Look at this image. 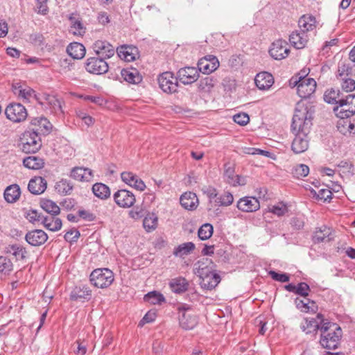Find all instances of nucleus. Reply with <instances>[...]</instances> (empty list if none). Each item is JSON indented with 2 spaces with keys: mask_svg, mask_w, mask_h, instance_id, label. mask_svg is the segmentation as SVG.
Segmentation results:
<instances>
[{
  "mask_svg": "<svg viewBox=\"0 0 355 355\" xmlns=\"http://www.w3.org/2000/svg\"><path fill=\"white\" fill-rule=\"evenodd\" d=\"M195 249V245L192 242H187L179 245L174 249L173 254L175 257H184L193 252Z\"/></svg>",
  "mask_w": 355,
  "mask_h": 355,
  "instance_id": "obj_40",
  "label": "nucleus"
},
{
  "mask_svg": "<svg viewBox=\"0 0 355 355\" xmlns=\"http://www.w3.org/2000/svg\"><path fill=\"white\" fill-rule=\"evenodd\" d=\"M114 199L117 205L123 208L132 207L135 202V196L130 191L121 189L114 194Z\"/></svg>",
  "mask_w": 355,
  "mask_h": 355,
  "instance_id": "obj_13",
  "label": "nucleus"
},
{
  "mask_svg": "<svg viewBox=\"0 0 355 355\" xmlns=\"http://www.w3.org/2000/svg\"><path fill=\"white\" fill-rule=\"evenodd\" d=\"M336 116L341 119H348L355 114V94L342 98L338 105L334 107Z\"/></svg>",
  "mask_w": 355,
  "mask_h": 355,
  "instance_id": "obj_4",
  "label": "nucleus"
},
{
  "mask_svg": "<svg viewBox=\"0 0 355 355\" xmlns=\"http://www.w3.org/2000/svg\"><path fill=\"white\" fill-rule=\"evenodd\" d=\"M108 68L105 60L98 56L89 58L85 62L86 71L93 74H103L108 71Z\"/></svg>",
  "mask_w": 355,
  "mask_h": 355,
  "instance_id": "obj_9",
  "label": "nucleus"
},
{
  "mask_svg": "<svg viewBox=\"0 0 355 355\" xmlns=\"http://www.w3.org/2000/svg\"><path fill=\"white\" fill-rule=\"evenodd\" d=\"M233 195L228 191H225L216 199L215 202L220 206H229L233 202Z\"/></svg>",
  "mask_w": 355,
  "mask_h": 355,
  "instance_id": "obj_52",
  "label": "nucleus"
},
{
  "mask_svg": "<svg viewBox=\"0 0 355 355\" xmlns=\"http://www.w3.org/2000/svg\"><path fill=\"white\" fill-rule=\"evenodd\" d=\"M144 300L153 304H161L165 298L160 293L153 291L145 295Z\"/></svg>",
  "mask_w": 355,
  "mask_h": 355,
  "instance_id": "obj_47",
  "label": "nucleus"
},
{
  "mask_svg": "<svg viewBox=\"0 0 355 355\" xmlns=\"http://www.w3.org/2000/svg\"><path fill=\"white\" fill-rule=\"evenodd\" d=\"M254 82L259 89L266 90L272 85L274 80L270 73L263 71L257 74Z\"/></svg>",
  "mask_w": 355,
  "mask_h": 355,
  "instance_id": "obj_24",
  "label": "nucleus"
},
{
  "mask_svg": "<svg viewBox=\"0 0 355 355\" xmlns=\"http://www.w3.org/2000/svg\"><path fill=\"white\" fill-rule=\"evenodd\" d=\"M80 236V232L77 230H73L67 232L64 235L66 241H75Z\"/></svg>",
  "mask_w": 355,
  "mask_h": 355,
  "instance_id": "obj_63",
  "label": "nucleus"
},
{
  "mask_svg": "<svg viewBox=\"0 0 355 355\" xmlns=\"http://www.w3.org/2000/svg\"><path fill=\"white\" fill-rule=\"evenodd\" d=\"M181 205L188 210L195 209L198 204V199L196 193L193 192H185L180 199Z\"/></svg>",
  "mask_w": 355,
  "mask_h": 355,
  "instance_id": "obj_25",
  "label": "nucleus"
},
{
  "mask_svg": "<svg viewBox=\"0 0 355 355\" xmlns=\"http://www.w3.org/2000/svg\"><path fill=\"white\" fill-rule=\"evenodd\" d=\"M92 49L96 54L104 60L112 58L115 53L114 47L105 40H97L93 45Z\"/></svg>",
  "mask_w": 355,
  "mask_h": 355,
  "instance_id": "obj_10",
  "label": "nucleus"
},
{
  "mask_svg": "<svg viewBox=\"0 0 355 355\" xmlns=\"http://www.w3.org/2000/svg\"><path fill=\"white\" fill-rule=\"evenodd\" d=\"M55 216H56L53 215L44 216L41 223H42L46 229L52 232L58 231L62 227V220Z\"/></svg>",
  "mask_w": 355,
  "mask_h": 355,
  "instance_id": "obj_37",
  "label": "nucleus"
},
{
  "mask_svg": "<svg viewBox=\"0 0 355 355\" xmlns=\"http://www.w3.org/2000/svg\"><path fill=\"white\" fill-rule=\"evenodd\" d=\"M224 178L229 184L234 187L244 184L243 180H241L239 175L234 174V168L227 164L225 165Z\"/></svg>",
  "mask_w": 355,
  "mask_h": 355,
  "instance_id": "obj_30",
  "label": "nucleus"
},
{
  "mask_svg": "<svg viewBox=\"0 0 355 355\" xmlns=\"http://www.w3.org/2000/svg\"><path fill=\"white\" fill-rule=\"evenodd\" d=\"M44 216L38 213L36 210H34V209L28 210L26 213V219L31 223H35V222L42 223Z\"/></svg>",
  "mask_w": 355,
  "mask_h": 355,
  "instance_id": "obj_56",
  "label": "nucleus"
},
{
  "mask_svg": "<svg viewBox=\"0 0 355 355\" xmlns=\"http://www.w3.org/2000/svg\"><path fill=\"white\" fill-rule=\"evenodd\" d=\"M313 113L314 110L308 106H299L295 110L291 124V130L295 135L291 148L295 154L302 153L309 148V134Z\"/></svg>",
  "mask_w": 355,
  "mask_h": 355,
  "instance_id": "obj_1",
  "label": "nucleus"
},
{
  "mask_svg": "<svg viewBox=\"0 0 355 355\" xmlns=\"http://www.w3.org/2000/svg\"><path fill=\"white\" fill-rule=\"evenodd\" d=\"M19 146L25 153H35L42 146L37 132L34 130L24 132L20 138Z\"/></svg>",
  "mask_w": 355,
  "mask_h": 355,
  "instance_id": "obj_3",
  "label": "nucleus"
},
{
  "mask_svg": "<svg viewBox=\"0 0 355 355\" xmlns=\"http://www.w3.org/2000/svg\"><path fill=\"white\" fill-rule=\"evenodd\" d=\"M320 343L323 348L336 349L342 337V329L336 323L324 322L320 327Z\"/></svg>",
  "mask_w": 355,
  "mask_h": 355,
  "instance_id": "obj_2",
  "label": "nucleus"
},
{
  "mask_svg": "<svg viewBox=\"0 0 355 355\" xmlns=\"http://www.w3.org/2000/svg\"><path fill=\"white\" fill-rule=\"evenodd\" d=\"M36 1V9L37 13L45 15L49 12V8L47 6L48 0H35Z\"/></svg>",
  "mask_w": 355,
  "mask_h": 355,
  "instance_id": "obj_58",
  "label": "nucleus"
},
{
  "mask_svg": "<svg viewBox=\"0 0 355 355\" xmlns=\"http://www.w3.org/2000/svg\"><path fill=\"white\" fill-rule=\"evenodd\" d=\"M92 291L87 286H76L71 292L70 298L72 300L89 299Z\"/></svg>",
  "mask_w": 355,
  "mask_h": 355,
  "instance_id": "obj_32",
  "label": "nucleus"
},
{
  "mask_svg": "<svg viewBox=\"0 0 355 355\" xmlns=\"http://www.w3.org/2000/svg\"><path fill=\"white\" fill-rule=\"evenodd\" d=\"M26 242L32 246H40L43 245L48 239V236L42 230H34L28 232L26 236Z\"/></svg>",
  "mask_w": 355,
  "mask_h": 355,
  "instance_id": "obj_18",
  "label": "nucleus"
},
{
  "mask_svg": "<svg viewBox=\"0 0 355 355\" xmlns=\"http://www.w3.org/2000/svg\"><path fill=\"white\" fill-rule=\"evenodd\" d=\"M93 193L101 199H106L110 196V188L103 183H96L92 187Z\"/></svg>",
  "mask_w": 355,
  "mask_h": 355,
  "instance_id": "obj_43",
  "label": "nucleus"
},
{
  "mask_svg": "<svg viewBox=\"0 0 355 355\" xmlns=\"http://www.w3.org/2000/svg\"><path fill=\"white\" fill-rule=\"evenodd\" d=\"M324 323L323 316L322 314L317 315V319L307 318H305L301 324V328L306 334H311L316 331L318 329H320V323Z\"/></svg>",
  "mask_w": 355,
  "mask_h": 355,
  "instance_id": "obj_21",
  "label": "nucleus"
},
{
  "mask_svg": "<svg viewBox=\"0 0 355 355\" xmlns=\"http://www.w3.org/2000/svg\"><path fill=\"white\" fill-rule=\"evenodd\" d=\"M169 286L173 292L182 293L188 289L189 282L185 278L178 277L170 281Z\"/></svg>",
  "mask_w": 355,
  "mask_h": 355,
  "instance_id": "obj_33",
  "label": "nucleus"
},
{
  "mask_svg": "<svg viewBox=\"0 0 355 355\" xmlns=\"http://www.w3.org/2000/svg\"><path fill=\"white\" fill-rule=\"evenodd\" d=\"M118 56L126 62H132L135 60L137 55V49L130 46H121L116 50Z\"/></svg>",
  "mask_w": 355,
  "mask_h": 355,
  "instance_id": "obj_26",
  "label": "nucleus"
},
{
  "mask_svg": "<svg viewBox=\"0 0 355 355\" xmlns=\"http://www.w3.org/2000/svg\"><path fill=\"white\" fill-rule=\"evenodd\" d=\"M70 177L77 181L89 182L93 178V174L90 168L74 167L71 171Z\"/></svg>",
  "mask_w": 355,
  "mask_h": 355,
  "instance_id": "obj_23",
  "label": "nucleus"
},
{
  "mask_svg": "<svg viewBox=\"0 0 355 355\" xmlns=\"http://www.w3.org/2000/svg\"><path fill=\"white\" fill-rule=\"evenodd\" d=\"M330 234V230L327 226H322L318 230H316L313 236V241L315 243L323 242Z\"/></svg>",
  "mask_w": 355,
  "mask_h": 355,
  "instance_id": "obj_50",
  "label": "nucleus"
},
{
  "mask_svg": "<svg viewBox=\"0 0 355 355\" xmlns=\"http://www.w3.org/2000/svg\"><path fill=\"white\" fill-rule=\"evenodd\" d=\"M114 281V274L108 268H97L90 275V282L96 287L104 288L110 286Z\"/></svg>",
  "mask_w": 355,
  "mask_h": 355,
  "instance_id": "obj_5",
  "label": "nucleus"
},
{
  "mask_svg": "<svg viewBox=\"0 0 355 355\" xmlns=\"http://www.w3.org/2000/svg\"><path fill=\"white\" fill-rule=\"evenodd\" d=\"M344 68L341 70V67H338V78L341 80V88L346 92H350L355 89V80L351 78L344 76Z\"/></svg>",
  "mask_w": 355,
  "mask_h": 355,
  "instance_id": "obj_35",
  "label": "nucleus"
},
{
  "mask_svg": "<svg viewBox=\"0 0 355 355\" xmlns=\"http://www.w3.org/2000/svg\"><path fill=\"white\" fill-rule=\"evenodd\" d=\"M156 314L153 311H148L140 321L139 325L142 326L145 323H149L155 320Z\"/></svg>",
  "mask_w": 355,
  "mask_h": 355,
  "instance_id": "obj_64",
  "label": "nucleus"
},
{
  "mask_svg": "<svg viewBox=\"0 0 355 355\" xmlns=\"http://www.w3.org/2000/svg\"><path fill=\"white\" fill-rule=\"evenodd\" d=\"M289 42L295 48L301 49L306 46L308 37L306 33L296 31L290 35Z\"/></svg>",
  "mask_w": 355,
  "mask_h": 355,
  "instance_id": "obj_27",
  "label": "nucleus"
},
{
  "mask_svg": "<svg viewBox=\"0 0 355 355\" xmlns=\"http://www.w3.org/2000/svg\"><path fill=\"white\" fill-rule=\"evenodd\" d=\"M70 21V31L74 35L78 36H83L85 33V27L82 23L81 20L76 17L74 14L69 17Z\"/></svg>",
  "mask_w": 355,
  "mask_h": 355,
  "instance_id": "obj_34",
  "label": "nucleus"
},
{
  "mask_svg": "<svg viewBox=\"0 0 355 355\" xmlns=\"http://www.w3.org/2000/svg\"><path fill=\"white\" fill-rule=\"evenodd\" d=\"M6 118L14 123H20L26 120L28 112L26 107L19 103H12L5 110Z\"/></svg>",
  "mask_w": 355,
  "mask_h": 355,
  "instance_id": "obj_7",
  "label": "nucleus"
},
{
  "mask_svg": "<svg viewBox=\"0 0 355 355\" xmlns=\"http://www.w3.org/2000/svg\"><path fill=\"white\" fill-rule=\"evenodd\" d=\"M13 270L11 260L6 257L0 256V273L8 275Z\"/></svg>",
  "mask_w": 355,
  "mask_h": 355,
  "instance_id": "obj_49",
  "label": "nucleus"
},
{
  "mask_svg": "<svg viewBox=\"0 0 355 355\" xmlns=\"http://www.w3.org/2000/svg\"><path fill=\"white\" fill-rule=\"evenodd\" d=\"M23 164L28 168L37 170L43 167L44 162L38 157L30 156L24 159Z\"/></svg>",
  "mask_w": 355,
  "mask_h": 355,
  "instance_id": "obj_44",
  "label": "nucleus"
},
{
  "mask_svg": "<svg viewBox=\"0 0 355 355\" xmlns=\"http://www.w3.org/2000/svg\"><path fill=\"white\" fill-rule=\"evenodd\" d=\"M213 226L209 223L202 225L198 230V237L201 240L209 239L213 234Z\"/></svg>",
  "mask_w": 355,
  "mask_h": 355,
  "instance_id": "obj_51",
  "label": "nucleus"
},
{
  "mask_svg": "<svg viewBox=\"0 0 355 355\" xmlns=\"http://www.w3.org/2000/svg\"><path fill=\"white\" fill-rule=\"evenodd\" d=\"M178 80L184 85H189L196 82L199 78V71L198 68L192 67H185L178 70Z\"/></svg>",
  "mask_w": 355,
  "mask_h": 355,
  "instance_id": "obj_12",
  "label": "nucleus"
},
{
  "mask_svg": "<svg viewBox=\"0 0 355 355\" xmlns=\"http://www.w3.org/2000/svg\"><path fill=\"white\" fill-rule=\"evenodd\" d=\"M41 207L51 216H57L60 212L59 206L53 201L48 199H42L40 201Z\"/></svg>",
  "mask_w": 355,
  "mask_h": 355,
  "instance_id": "obj_41",
  "label": "nucleus"
},
{
  "mask_svg": "<svg viewBox=\"0 0 355 355\" xmlns=\"http://www.w3.org/2000/svg\"><path fill=\"white\" fill-rule=\"evenodd\" d=\"M178 77H175L172 72L166 71L158 77V83L160 89L166 94H173L178 91Z\"/></svg>",
  "mask_w": 355,
  "mask_h": 355,
  "instance_id": "obj_8",
  "label": "nucleus"
},
{
  "mask_svg": "<svg viewBox=\"0 0 355 355\" xmlns=\"http://www.w3.org/2000/svg\"><path fill=\"white\" fill-rule=\"evenodd\" d=\"M236 207L243 212H254L259 209L260 203L259 200L254 197L245 196L237 202Z\"/></svg>",
  "mask_w": 355,
  "mask_h": 355,
  "instance_id": "obj_17",
  "label": "nucleus"
},
{
  "mask_svg": "<svg viewBox=\"0 0 355 355\" xmlns=\"http://www.w3.org/2000/svg\"><path fill=\"white\" fill-rule=\"evenodd\" d=\"M288 44L282 40L275 41L269 50L270 55L275 60H282L286 58L289 53Z\"/></svg>",
  "mask_w": 355,
  "mask_h": 355,
  "instance_id": "obj_16",
  "label": "nucleus"
},
{
  "mask_svg": "<svg viewBox=\"0 0 355 355\" xmlns=\"http://www.w3.org/2000/svg\"><path fill=\"white\" fill-rule=\"evenodd\" d=\"M292 173L297 178H302L308 175L309 168L305 164H298L293 168Z\"/></svg>",
  "mask_w": 355,
  "mask_h": 355,
  "instance_id": "obj_53",
  "label": "nucleus"
},
{
  "mask_svg": "<svg viewBox=\"0 0 355 355\" xmlns=\"http://www.w3.org/2000/svg\"><path fill=\"white\" fill-rule=\"evenodd\" d=\"M200 276L202 279L200 285L201 287L207 290H211L215 288L220 281V276L213 272L207 273L205 271L204 268L200 266Z\"/></svg>",
  "mask_w": 355,
  "mask_h": 355,
  "instance_id": "obj_14",
  "label": "nucleus"
},
{
  "mask_svg": "<svg viewBox=\"0 0 355 355\" xmlns=\"http://www.w3.org/2000/svg\"><path fill=\"white\" fill-rule=\"evenodd\" d=\"M299 27L301 31L306 33V32L311 31L316 27V19L315 17L311 15H304L298 21Z\"/></svg>",
  "mask_w": 355,
  "mask_h": 355,
  "instance_id": "obj_29",
  "label": "nucleus"
},
{
  "mask_svg": "<svg viewBox=\"0 0 355 355\" xmlns=\"http://www.w3.org/2000/svg\"><path fill=\"white\" fill-rule=\"evenodd\" d=\"M55 188L60 194L70 195L72 192L73 186L69 180L62 179L56 183Z\"/></svg>",
  "mask_w": 355,
  "mask_h": 355,
  "instance_id": "obj_45",
  "label": "nucleus"
},
{
  "mask_svg": "<svg viewBox=\"0 0 355 355\" xmlns=\"http://www.w3.org/2000/svg\"><path fill=\"white\" fill-rule=\"evenodd\" d=\"M46 180L42 177H35L29 181L28 184V191L34 195H40L46 189Z\"/></svg>",
  "mask_w": 355,
  "mask_h": 355,
  "instance_id": "obj_22",
  "label": "nucleus"
},
{
  "mask_svg": "<svg viewBox=\"0 0 355 355\" xmlns=\"http://www.w3.org/2000/svg\"><path fill=\"white\" fill-rule=\"evenodd\" d=\"M316 85L313 78L303 76L302 80L298 85L297 93L302 98H309L315 92Z\"/></svg>",
  "mask_w": 355,
  "mask_h": 355,
  "instance_id": "obj_15",
  "label": "nucleus"
},
{
  "mask_svg": "<svg viewBox=\"0 0 355 355\" xmlns=\"http://www.w3.org/2000/svg\"><path fill=\"white\" fill-rule=\"evenodd\" d=\"M121 178L123 182L138 191H143L146 188V184L142 180L132 172H123Z\"/></svg>",
  "mask_w": 355,
  "mask_h": 355,
  "instance_id": "obj_19",
  "label": "nucleus"
},
{
  "mask_svg": "<svg viewBox=\"0 0 355 355\" xmlns=\"http://www.w3.org/2000/svg\"><path fill=\"white\" fill-rule=\"evenodd\" d=\"M219 67L218 58L212 55H207L199 60L198 62V69L199 71L209 74L216 70Z\"/></svg>",
  "mask_w": 355,
  "mask_h": 355,
  "instance_id": "obj_11",
  "label": "nucleus"
},
{
  "mask_svg": "<svg viewBox=\"0 0 355 355\" xmlns=\"http://www.w3.org/2000/svg\"><path fill=\"white\" fill-rule=\"evenodd\" d=\"M179 311V320L180 326L186 329H193L198 324V319L191 310V307L186 304H182L178 306Z\"/></svg>",
  "mask_w": 355,
  "mask_h": 355,
  "instance_id": "obj_6",
  "label": "nucleus"
},
{
  "mask_svg": "<svg viewBox=\"0 0 355 355\" xmlns=\"http://www.w3.org/2000/svg\"><path fill=\"white\" fill-rule=\"evenodd\" d=\"M271 211L278 216H281L288 212V207L284 203L279 202L272 207Z\"/></svg>",
  "mask_w": 355,
  "mask_h": 355,
  "instance_id": "obj_59",
  "label": "nucleus"
},
{
  "mask_svg": "<svg viewBox=\"0 0 355 355\" xmlns=\"http://www.w3.org/2000/svg\"><path fill=\"white\" fill-rule=\"evenodd\" d=\"M270 276L272 279L280 282H287L289 281V276L286 273H277L275 271L270 270L269 272Z\"/></svg>",
  "mask_w": 355,
  "mask_h": 355,
  "instance_id": "obj_60",
  "label": "nucleus"
},
{
  "mask_svg": "<svg viewBox=\"0 0 355 355\" xmlns=\"http://www.w3.org/2000/svg\"><path fill=\"white\" fill-rule=\"evenodd\" d=\"M21 190L17 184L8 186L4 191V198L10 203L16 202L20 197Z\"/></svg>",
  "mask_w": 355,
  "mask_h": 355,
  "instance_id": "obj_38",
  "label": "nucleus"
},
{
  "mask_svg": "<svg viewBox=\"0 0 355 355\" xmlns=\"http://www.w3.org/2000/svg\"><path fill=\"white\" fill-rule=\"evenodd\" d=\"M343 96L339 89H327L324 94V100L325 102L338 105Z\"/></svg>",
  "mask_w": 355,
  "mask_h": 355,
  "instance_id": "obj_42",
  "label": "nucleus"
},
{
  "mask_svg": "<svg viewBox=\"0 0 355 355\" xmlns=\"http://www.w3.org/2000/svg\"><path fill=\"white\" fill-rule=\"evenodd\" d=\"M309 286L305 282H301L297 286L296 294L306 297L309 295Z\"/></svg>",
  "mask_w": 355,
  "mask_h": 355,
  "instance_id": "obj_61",
  "label": "nucleus"
},
{
  "mask_svg": "<svg viewBox=\"0 0 355 355\" xmlns=\"http://www.w3.org/2000/svg\"><path fill=\"white\" fill-rule=\"evenodd\" d=\"M332 193L330 190L327 189H320L317 194V198L327 201L331 198Z\"/></svg>",
  "mask_w": 355,
  "mask_h": 355,
  "instance_id": "obj_62",
  "label": "nucleus"
},
{
  "mask_svg": "<svg viewBox=\"0 0 355 355\" xmlns=\"http://www.w3.org/2000/svg\"><path fill=\"white\" fill-rule=\"evenodd\" d=\"M234 121L240 125H245L250 121V117L248 114L242 112L235 114L233 116Z\"/></svg>",
  "mask_w": 355,
  "mask_h": 355,
  "instance_id": "obj_57",
  "label": "nucleus"
},
{
  "mask_svg": "<svg viewBox=\"0 0 355 355\" xmlns=\"http://www.w3.org/2000/svg\"><path fill=\"white\" fill-rule=\"evenodd\" d=\"M215 81L211 77H205L200 79L198 83V88L205 92H209L214 86Z\"/></svg>",
  "mask_w": 355,
  "mask_h": 355,
  "instance_id": "obj_55",
  "label": "nucleus"
},
{
  "mask_svg": "<svg viewBox=\"0 0 355 355\" xmlns=\"http://www.w3.org/2000/svg\"><path fill=\"white\" fill-rule=\"evenodd\" d=\"M36 121L38 123V128L34 129V131H36L37 134L41 133L43 135L48 134L51 129V125L46 120V119L41 118L39 120L35 119L33 123L36 124Z\"/></svg>",
  "mask_w": 355,
  "mask_h": 355,
  "instance_id": "obj_46",
  "label": "nucleus"
},
{
  "mask_svg": "<svg viewBox=\"0 0 355 355\" xmlns=\"http://www.w3.org/2000/svg\"><path fill=\"white\" fill-rule=\"evenodd\" d=\"M295 304L300 311L304 313H315L318 310L316 303L306 297L304 300L296 298Z\"/></svg>",
  "mask_w": 355,
  "mask_h": 355,
  "instance_id": "obj_28",
  "label": "nucleus"
},
{
  "mask_svg": "<svg viewBox=\"0 0 355 355\" xmlns=\"http://www.w3.org/2000/svg\"><path fill=\"white\" fill-rule=\"evenodd\" d=\"M12 92L24 102H29L30 99L35 96V91L33 89L21 83L13 84Z\"/></svg>",
  "mask_w": 355,
  "mask_h": 355,
  "instance_id": "obj_20",
  "label": "nucleus"
},
{
  "mask_svg": "<svg viewBox=\"0 0 355 355\" xmlns=\"http://www.w3.org/2000/svg\"><path fill=\"white\" fill-rule=\"evenodd\" d=\"M121 74L123 80L129 83L138 84L142 80L141 76L135 69H123L121 71Z\"/></svg>",
  "mask_w": 355,
  "mask_h": 355,
  "instance_id": "obj_39",
  "label": "nucleus"
},
{
  "mask_svg": "<svg viewBox=\"0 0 355 355\" xmlns=\"http://www.w3.org/2000/svg\"><path fill=\"white\" fill-rule=\"evenodd\" d=\"M144 227L148 231L154 230L157 225V217L155 214H148L144 219Z\"/></svg>",
  "mask_w": 355,
  "mask_h": 355,
  "instance_id": "obj_48",
  "label": "nucleus"
},
{
  "mask_svg": "<svg viewBox=\"0 0 355 355\" xmlns=\"http://www.w3.org/2000/svg\"><path fill=\"white\" fill-rule=\"evenodd\" d=\"M48 105L55 113L62 111L61 101L54 96L49 95L46 98Z\"/></svg>",
  "mask_w": 355,
  "mask_h": 355,
  "instance_id": "obj_54",
  "label": "nucleus"
},
{
  "mask_svg": "<svg viewBox=\"0 0 355 355\" xmlns=\"http://www.w3.org/2000/svg\"><path fill=\"white\" fill-rule=\"evenodd\" d=\"M67 52L73 59H82L85 55V46L79 42H72L67 47Z\"/></svg>",
  "mask_w": 355,
  "mask_h": 355,
  "instance_id": "obj_31",
  "label": "nucleus"
},
{
  "mask_svg": "<svg viewBox=\"0 0 355 355\" xmlns=\"http://www.w3.org/2000/svg\"><path fill=\"white\" fill-rule=\"evenodd\" d=\"M5 252L13 255L17 260H23L27 255L26 248L19 244L9 245L6 248Z\"/></svg>",
  "mask_w": 355,
  "mask_h": 355,
  "instance_id": "obj_36",
  "label": "nucleus"
}]
</instances>
